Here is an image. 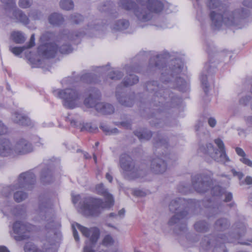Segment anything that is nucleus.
I'll use <instances>...</instances> for the list:
<instances>
[{
	"label": "nucleus",
	"mask_w": 252,
	"mask_h": 252,
	"mask_svg": "<svg viewBox=\"0 0 252 252\" xmlns=\"http://www.w3.org/2000/svg\"><path fill=\"white\" fill-rule=\"evenodd\" d=\"M72 228H73V236H74V239L76 241H78L79 240V235H78V232L76 230V229L73 226L72 227Z\"/></svg>",
	"instance_id": "58"
},
{
	"label": "nucleus",
	"mask_w": 252,
	"mask_h": 252,
	"mask_svg": "<svg viewBox=\"0 0 252 252\" xmlns=\"http://www.w3.org/2000/svg\"><path fill=\"white\" fill-rule=\"evenodd\" d=\"M134 134L140 140H148L152 137V133L150 131L147 129L136 130L134 131Z\"/></svg>",
	"instance_id": "31"
},
{
	"label": "nucleus",
	"mask_w": 252,
	"mask_h": 252,
	"mask_svg": "<svg viewBox=\"0 0 252 252\" xmlns=\"http://www.w3.org/2000/svg\"><path fill=\"white\" fill-rule=\"evenodd\" d=\"M245 121L248 125H252V116L246 117Z\"/></svg>",
	"instance_id": "61"
},
{
	"label": "nucleus",
	"mask_w": 252,
	"mask_h": 252,
	"mask_svg": "<svg viewBox=\"0 0 252 252\" xmlns=\"http://www.w3.org/2000/svg\"><path fill=\"white\" fill-rule=\"evenodd\" d=\"M54 95L63 99V105L73 109L80 106L82 102V93L76 89H56L53 91Z\"/></svg>",
	"instance_id": "11"
},
{
	"label": "nucleus",
	"mask_w": 252,
	"mask_h": 252,
	"mask_svg": "<svg viewBox=\"0 0 252 252\" xmlns=\"http://www.w3.org/2000/svg\"><path fill=\"white\" fill-rule=\"evenodd\" d=\"M32 0H19V5L22 8H27L32 5Z\"/></svg>",
	"instance_id": "48"
},
{
	"label": "nucleus",
	"mask_w": 252,
	"mask_h": 252,
	"mask_svg": "<svg viewBox=\"0 0 252 252\" xmlns=\"http://www.w3.org/2000/svg\"><path fill=\"white\" fill-rule=\"evenodd\" d=\"M240 160L244 164H245L251 167H252V161L251 160H250V159L247 158L246 156L243 158H241L240 159Z\"/></svg>",
	"instance_id": "51"
},
{
	"label": "nucleus",
	"mask_w": 252,
	"mask_h": 252,
	"mask_svg": "<svg viewBox=\"0 0 252 252\" xmlns=\"http://www.w3.org/2000/svg\"><path fill=\"white\" fill-rule=\"evenodd\" d=\"M25 49H26V47L25 46H24L22 47H12L11 46L9 47L10 51L16 56L20 55Z\"/></svg>",
	"instance_id": "46"
},
{
	"label": "nucleus",
	"mask_w": 252,
	"mask_h": 252,
	"mask_svg": "<svg viewBox=\"0 0 252 252\" xmlns=\"http://www.w3.org/2000/svg\"><path fill=\"white\" fill-rule=\"evenodd\" d=\"M137 4L131 0H120L119 5L126 10H132L137 20L140 22L150 21L152 13H159L163 8V4L159 0H136Z\"/></svg>",
	"instance_id": "4"
},
{
	"label": "nucleus",
	"mask_w": 252,
	"mask_h": 252,
	"mask_svg": "<svg viewBox=\"0 0 252 252\" xmlns=\"http://www.w3.org/2000/svg\"><path fill=\"white\" fill-rule=\"evenodd\" d=\"M216 120L213 118H210L208 119V124L210 126L214 127L216 125Z\"/></svg>",
	"instance_id": "55"
},
{
	"label": "nucleus",
	"mask_w": 252,
	"mask_h": 252,
	"mask_svg": "<svg viewBox=\"0 0 252 252\" xmlns=\"http://www.w3.org/2000/svg\"><path fill=\"white\" fill-rule=\"evenodd\" d=\"M120 164L121 168L129 179L143 178L146 175L145 170H139L134 166L132 158L127 154L121 155Z\"/></svg>",
	"instance_id": "17"
},
{
	"label": "nucleus",
	"mask_w": 252,
	"mask_h": 252,
	"mask_svg": "<svg viewBox=\"0 0 252 252\" xmlns=\"http://www.w3.org/2000/svg\"><path fill=\"white\" fill-rule=\"evenodd\" d=\"M89 96L84 100V105L88 108L94 107L99 113L110 114L114 112L113 106L109 103L98 102L100 98L99 91L95 88H91L88 92Z\"/></svg>",
	"instance_id": "12"
},
{
	"label": "nucleus",
	"mask_w": 252,
	"mask_h": 252,
	"mask_svg": "<svg viewBox=\"0 0 252 252\" xmlns=\"http://www.w3.org/2000/svg\"><path fill=\"white\" fill-rule=\"evenodd\" d=\"M13 121L19 125L33 126V123L25 114L19 111H14L12 115Z\"/></svg>",
	"instance_id": "24"
},
{
	"label": "nucleus",
	"mask_w": 252,
	"mask_h": 252,
	"mask_svg": "<svg viewBox=\"0 0 252 252\" xmlns=\"http://www.w3.org/2000/svg\"><path fill=\"white\" fill-rule=\"evenodd\" d=\"M129 26L128 21L126 20H120L117 21L113 26V29L117 31H123L126 29Z\"/></svg>",
	"instance_id": "35"
},
{
	"label": "nucleus",
	"mask_w": 252,
	"mask_h": 252,
	"mask_svg": "<svg viewBox=\"0 0 252 252\" xmlns=\"http://www.w3.org/2000/svg\"><path fill=\"white\" fill-rule=\"evenodd\" d=\"M7 132V128L3 124V123L0 121V135L6 134Z\"/></svg>",
	"instance_id": "52"
},
{
	"label": "nucleus",
	"mask_w": 252,
	"mask_h": 252,
	"mask_svg": "<svg viewBox=\"0 0 252 252\" xmlns=\"http://www.w3.org/2000/svg\"><path fill=\"white\" fill-rule=\"evenodd\" d=\"M126 70L128 76L126 77L121 84L118 85L116 88V96L119 102L126 106L131 107L133 104V95H125L123 87H127L137 83L139 79L136 75L132 74L131 72H136V68L130 66H126Z\"/></svg>",
	"instance_id": "9"
},
{
	"label": "nucleus",
	"mask_w": 252,
	"mask_h": 252,
	"mask_svg": "<svg viewBox=\"0 0 252 252\" xmlns=\"http://www.w3.org/2000/svg\"><path fill=\"white\" fill-rule=\"evenodd\" d=\"M189 200L183 198H177L172 200L169 208L171 212L176 213L169 220L170 225L176 224V229L181 231H185L187 229L186 219L189 211Z\"/></svg>",
	"instance_id": "8"
},
{
	"label": "nucleus",
	"mask_w": 252,
	"mask_h": 252,
	"mask_svg": "<svg viewBox=\"0 0 252 252\" xmlns=\"http://www.w3.org/2000/svg\"><path fill=\"white\" fill-rule=\"evenodd\" d=\"M87 27L85 28V31L83 33L79 32L74 34L73 33H70L67 31H63L57 37L56 41L59 43H63V45L60 47L59 51L62 54H69L72 51V48L69 44H66L67 40L75 41L76 39L79 38L83 35L89 33L90 31L97 29L96 24L94 23L93 18H87L86 20Z\"/></svg>",
	"instance_id": "10"
},
{
	"label": "nucleus",
	"mask_w": 252,
	"mask_h": 252,
	"mask_svg": "<svg viewBox=\"0 0 252 252\" xmlns=\"http://www.w3.org/2000/svg\"><path fill=\"white\" fill-rule=\"evenodd\" d=\"M157 138L154 137V145L158 149L160 148H167V142L166 138L162 137L160 135H158Z\"/></svg>",
	"instance_id": "34"
},
{
	"label": "nucleus",
	"mask_w": 252,
	"mask_h": 252,
	"mask_svg": "<svg viewBox=\"0 0 252 252\" xmlns=\"http://www.w3.org/2000/svg\"><path fill=\"white\" fill-rule=\"evenodd\" d=\"M203 123L202 122H198V124H196L195 126V128L196 131H198L199 129L202 127Z\"/></svg>",
	"instance_id": "63"
},
{
	"label": "nucleus",
	"mask_w": 252,
	"mask_h": 252,
	"mask_svg": "<svg viewBox=\"0 0 252 252\" xmlns=\"http://www.w3.org/2000/svg\"><path fill=\"white\" fill-rule=\"evenodd\" d=\"M114 240L112 237L110 235H106L102 241V244L103 245L106 246H111L114 243Z\"/></svg>",
	"instance_id": "47"
},
{
	"label": "nucleus",
	"mask_w": 252,
	"mask_h": 252,
	"mask_svg": "<svg viewBox=\"0 0 252 252\" xmlns=\"http://www.w3.org/2000/svg\"><path fill=\"white\" fill-rule=\"evenodd\" d=\"M251 98L249 96H246L240 99V103L242 105H247L250 101Z\"/></svg>",
	"instance_id": "53"
},
{
	"label": "nucleus",
	"mask_w": 252,
	"mask_h": 252,
	"mask_svg": "<svg viewBox=\"0 0 252 252\" xmlns=\"http://www.w3.org/2000/svg\"><path fill=\"white\" fill-rule=\"evenodd\" d=\"M229 226V222L225 218L218 220L215 224V229L218 231H222Z\"/></svg>",
	"instance_id": "29"
},
{
	"label": "nucleus",
	"mask_w": 252,
	"mask_h": 252,
	"mask_svg": "<svg viewBox=\"0 0 252 252\" xmlns=\"http://www.w3.org/2000/svg\"><path fill=\"white\" fill-rule=\"evenodd\" d=\"M215 143L218 147L219 150L215 149L211 143L206 144V147H200L199 150L204 154L208 155L215 161L225 164L229 161L225 152V146L223 141L220 138L215 140Z\"/></svg>",
	"instance_id": "15"
},
{
	"label": "nucleus",
	"mask_w": 252,
	"mask_h": 252,
	"mask_svg": "<svg viewBox=\"0 0 252 252\" xmlns=\"http://www.w3.org/2000/svg\"><path fill=\"white\" fill-rule=\"evenodd\" d=\"M245 182L247 184H252V177L251 176H247L245 178Z\"/></svg>",
	"instance_id": "62"
},
{
	"label": "nucleus",
	"mask_w": 252,
	"mask_h": 252,
	"mask_svg": "<svg viewBox=\"0 0 252 252\" xmlns=\"http://www.w3.org/2000/svg\"><path fill=\"white\" fill-rule=\"evenodd\" d=\"M83 20V16L78 13L72 14L69 17L70 22L76 24H80Z\"/></svg>",
	"instance_id": "41"
},
{
	"label": "nucleus",
	"mask_w": 252,
	"mask_h": 252,
	"mask_svg": "<svg viewBox=\"0 0 252 252\" xmlns=\"http://www.w3.org/2000/svg\"><path fill=\"white\" fill-rule=\"evenodd\" d=\"M207 5L210 9L218 8L220 11H213L210 14L212 26L216 29H220L223 25H235L240 19L245 18L249 14V11L244 8L231 11L222 6L219 0H207Z\"/></svg>",
	"instance_id": "2"
},
{
	"label": "nucleus",
	"mask_w": 252,
	"mask_h": 252,
	"mask_svg": "<svg viewBox=\"0 0 252 252\" xmlns=\"http://www.w3.org/2000/svg\"><path fill=\"white\" fill-rule=\"evenodd\" d=\"M32 150L31 143L25 139H21L14 143L15 155L26 154L31 152Z\"/></svg>",
	"instance_id": "23"
},
{
	"label": "nucleus",
	"mask_w": 252,
	"mask_h": 252,
	"mask_svg": "<svg viewBox=\"0 0 252 252\" xmlns=\"http://www.w3.org/2000/svg\"><path fill=\"white\" fill-rule=\"evenodd\" d=\"M68 119L70 121V124L72 126H74V127L79 126V124H78V122H77L76 121H75L74 120H70V119H69V118H68Z\"/></svg>",
	"instance_id": "60"
},
{
	"label": "nucleus",
	"mask_w": 252,
	"mask_h": 252,
	"mask_svg": "<svg viewBox=\"0 0 252 252\" xmlns=\"http://www.w3.org/2000/svg\"><path fill=\"white\" fill-rule=\"evenodd\" d=\"M35 45V35L34 34H32L31 36V38L30 41L27 45H25L26 49L30 48Z\"/></svg>",
	"instance_id": "50"
},
{
	"label": "nucleus",
	"mask_w": 252,
	"mask_h": 252,
	"mask_svg": "<svg viewBox=\"0 0 252 252\" xmlns=\"http://www.w3.org/2000/svg\"><path fill=\"white\" fill-rule=\"evenodd\" d=\"M35 174L31 171L20 174L13 185L4 187L2 190V196L0 197V210L4 215L13 214L12 202L9 199L12 193L19 189H24L31 190L35 183Z\"/></svg>",
	"instance_id": "3"
},
{
	"label": "nucleus",
	"mask_w": 252,
	"mask_h": 252,
	"mask_svg": "<svg viewBox=\"0 0 252 252\" xmlns=\"http://www.w3.org/2000/svg\"><path fill=\"white\" fill-rule=\"evenodd\" d=\"M12 39L17 44H21L25 42L26 37L24 34L20 31H14L11 33Z\"/></svg>",
	"instance_id": "30"
},
{
	"label": "nucleus",
	"mask_w": 252,
	"mask_h": 252,
	"mask_svg": "<svg viewBox=\"0 0 252 252\" xmlns=\"http://www.w3.org/2000/svg\"><path fill=\"white\" fill-rule=\"evenodd\" d=\"M35 229V226L30 223L21 221H16L13 225V230L18 235L15 237L17 240H21L30 238V233Z\"/></svg>",
	"instance_id": "20"
},
{
	"label": "nucleus",
	"mask_w": 252,
	"mask_h": 252,
	"mask_svg": "<svg viewBox=\"0 0 252 252\" xmlns=\"http://www.w3.org/2000/svg\"><path fill=\"white\" fill-rule=\"evenodd\" d=\"M187 238L190 246H193L194 243L197 242L198 240V236L194 234H189Z\"/></svg>",
	"instance_id": "44"
},
{
	"label": "nucleus",
	"mask_w": 252,
	"mask_h": 252,
	"mask_svg": "<svg viewBox=\"0 0 252 252\" xmlns=\"http://www.w3.org/2000/svg\"><path fill=\"white\" fill-rule=\"evenodd\" d=\"M12 16L11 18L15 20L16 22H20L23 25H27L29 23V19L28 16L16 6L11 11Z\"/></svg>",
	"instance_id": "26"
},
{
	"label": "nucleus",
	"mask_w": 252,
	"mask_h": 252,
	"mask_svg": "<svg viewBox=\"0 0 252 252\" xmlns=\"http://www.w3.org/2000/svg\"><path fill=\"white\" fill-rule=\"evenodd\" d=\"M202 86L205 94L207 93L208 91V85L207 83V78L206 75H201L200 77Z\"/></svg>",
	"instance_id": "43"
},
{
	"label": "nucleus",
	"mask_w": 252,
	"mask_h": 252,
	"mask_svg": "<svg viewBox=\"0 0 252 252\" xmlns=\"http://www.w3.org/2000/svg\"><path fill=\"white\" fill-rule=\"evenodd\" d=\"M82 81L84 83H95V81L94 80V76L91 73H85L81 76H77L74 79H72V78H68L63 79L62 83L63 84L73 85L74 82Z\"/></svg>",
	"instance_id": "25"
},
{
	"label": "nucleus",
	"mask_w": 252,
	"mask_h": 252,
	"mask_svg": "<svg viewBox=\"0 0 252 252\" xmlns=\"http://www.w3.org/2000/svg\"><path fill=\"white\" fill-rule=\"evenodd\" d=\"M1 1L4 5L7 15L9 16L8 13L16 6L15 0H1Z\"/></svg>",
	"instance_id": "36"
},
{
	"label": "nucleus",
	"mask_w": 252,
	"mask_h": 252,
	"mask_svg": "<svg viewBox=\"0 0 252 252\" xmlns=\"http://www.w3.org/2000/svg\"><path fill=\"white\" fill-rule=\"evenodd\" d=\"M0 252H9V251L5 247L0 246Z\"/></svg>",
	"instance_id": "64"
},
{
	"label": "nucleus",
	"mask_w": 252,
	"mask_h": 252,
	"mask_svg": "<svg viewBox=\"0 0 252 252\" xmlns=\"http://www.w3.org/2000/svg\"><path fill=\"white\" fill-rule=\"evenodd\" d=\"M211 193L214 196L213 198L211 200H203L202 204L204 205L206 208L209 209V212L210 214L208 215V218H210L213 216L218 214L220 212V206H219L218 204H216L214 200L215 199L214 197L216 196H222L224 195L225 198L224 201L227 202L231 201L232 199V194L231 192H226L224 189L221 188L220 186H215L211 189Z\"/></svg>",
	"instance_id": "14"
},
{
	"label": "nucleus",
	"mask_w": 252,
	"mask_h": 252,
	"mask_svg": "<svg viewBox=\"0 0 252 252\" xmlns=\"http://www.w3.org/2000/svg\"><path fill=\"white\" fill-rule=\"evenodd\" d=\"M235 151H236V153H237V154L241 157V158H243L245 157L246 156V154L245 153V152H244V151L241 148H239V147H237L236 149H235Z\"/></svg>",
	"instance_id": "54"
},
{
	"label": "nucleus",
	"mask_w": 252,
	"mask_h": 252,
	"mask_svg": "<svg viewBox=\"0 0 252 252\" xmlns=\"http://www.w3.org/2000/svg\"><path fill=\"white\" fill-rule=\"evenodd\" d=\"M53 32H46L42 34L40 38L41 45L38 48V53L40 56L46 58H52L58 50L57 45L51 42L55 39Z\"/></svg>",
	"instance_id": "16"
},
{
	"label": "nucleus",
	"mask_w": 252,
	"mask_h": 252,
	"mask_svg": "<svg viewBox=\"0 0 252 252\" xmlns=\"http://www.w3.org/2000/svg\"><path fill=\"white\" fill-rule=\"evenodd\" d=\"M48 20L50 24L54 26H59L63 23L64 19L62 15L55 12L49 16Z\"/></svg>",
	"instance_id": "28"
},
{
	"label": "nucleus",
	"mask_w": 252,
	"mask_h": 252,
	"mask_svg": "<svg viewBox=\"0 0 252 252\" xmlns=\"http://www.w3.org/2000/svg\"><path fill=\"white\" fill-rule=\"evenodd\" d=\"M134 195L138 196H143L145 195V193L139 189H136L133 191Z\"/></svg>",
	"instance_id": "56"
},
{
	"label": "nucleus",
	"mask_w": 252,
	"mask_h": 252,
	"mask_svg": "<svg viewBox=\"0 0 252 252\" xmlns=\"http://www.w3.org/2000/svg\"><path fill=\"white\" fill-rule=\"evenodd\" d=\"M114 4L113 2L111 1H106L103 3L101 4L98 6V10L101 12H108L110 13L111 15L114 14Z\"/></svg>",
	"instance_id": "32"
},
{
	"label": "nucleus",
	"mask_w": 252,
	"mask_h": 252,
	"mask_svg": "<svg viewBox=\"0 0 252 252\" xmlns=\"http://www.w3.org/2000/svg\"><path fill=\"white\" fill-rule=\"evenodd\" d=\"M100 128L107 135H111L115 133H117L118 132V130L116 128H110L107 125H101L100 126Z\"/></svg>",
	"instance_id": "40"
},
{
	"label": "nucleus",
	"mask_w": 252,
	"mask_h": 252,
	"mask_svg": "<svg viewBox=\"0 0 252 252\" xmlns=\"http://www.w3.org/2000/svg\"><path fill=\"white\" fill-rule=\"evenodd\" d=\"M236 227V234H231L226 236L222 233H220L215 238L213 236H211V238L205 237L204 240L201 242L202 248L205 250H209L211 247V245L214 244L213 252H227L223 243H233L234 240L239 239L245 234L246 226L243 223L237 224Z\"/></svg>",
	"instance_id": "6"
},
{
	"label": "nucleus",
	"mask_w": 252,
	"mask_h": 252,
	"mask_svg": "<svg viewBox=\"0 0 252 252\" xmlns=\"http://www.w3.org/2000/svg\"><path fill=\"white\" fill-rule=\"evenodd\" d=\"M29 16L34 20H39L42 17V14L41 12L38 11H32Z\"/></svg>",
	"instance_id": "49"
},
{
	"label": "nucleus",
	"mask_w": 252,
	"mask_h": 252,
	"mask_svg": "<svg viewBox=\"0 0 252 252\" xmlns=\"http://www.w3.org/2000/svg\"><path fill=\"white\" fill-rule=\"evenodd\" d=\"M28 196L27 194L22 191H16L14 193L13 197L15 201L17 202H21Z\"/></svg>",
	"instance_id": "38"
},
{
	"label": "nucleus",
	"mask_w": 252,
	"mask_h": 252,
	"mask_svg": "<svg viewBox=\"0 0 252 252\" xmlns=\"http://www.w3.org/2000/svg\"><path fill=\"white\" fill-rule=\"evenodd\" d=\"M123 76V74L119 70H115L111 72L109 74V77L114 80H117L121 79Z\"/></svg>",
	"instance_id": "42"
},
{
	"label": "nucleus",
	"mask_w": 252,
	"mask_h": 252,
	"mask_svg": "<svg viewBox=\"0 0 252 252\" xmlns=\"http://www.w3.org/2000/svg\"><path fill=\"white\" fill-rule=\"evenodd\" d=\"M231 171L233 175L234 176H237L240 180H241L243 177V174L242 173L238 172L234 169H232Z\"/></svg>",
	"instance_id": "57"
},
{
	"label": "nucleus",
	"mask_w": 252,
	"mask_h": 252,
	"mask_svg": "<svg viewBox=\"0 0 252 252\" xmlns=\"http://www.w3.org/2000/svg\"><path fill=\"white\" fill-rule=\"evenodd\" d=\"M174 67L171 70L167 72H162L161 75V80L163 85H159L156 81H150L145 85V91L148 92L149 96L151 97L150 102V105L153 107H159L154 108L157 112L166 110L171 107L178 106L182 101L181 98L177 96L169 90L163 89L167 82H169L167 79L169 72L170 76L172 79L174 78V86H175L181 92L187 91L188 87V83L182 78L178 77L177 75L181 72L183 68V64L180 60H176L174 62ZM167 69L165 70L166 71ZM170 81H172L170 79Z\"/></svg>",
	"instance_id": "1"
},
{
	"label": "nucleus",
	"mask_w": 252,
	"mask_h": 252,
	"mask_svg": "<svg viewBox=\"0 0 252 252\" xmlns=\"http://www.w3.org/2000/svg\"><path fill=\"white\" fill-rule=\"evenodd\" d=\"M55 176L52 172V165L48 166L42 170L40 175V180L43 183L48 184L53 182Z\"/></svg>",
	"instance_id": "27"
},
{
	"label": "nucleus",
	"mask_w": 252,
	"mask_h": 252,
	"mask_svg": "<svg viewBox=\"0 0 252 252\" xmlns=\"http://www.w3.org/2000/svg\"><path fill=\"white\" fill-rule=\"evenodd\" d=\"M167 155H162V157L165 159L159 158L158 156L153 158L151 161V168L152 171L156 174H162L167 169V164L165 159Z\"/></svg>",
	"instance_id": "21"
},
{
	"label": "nucleus",
	"mask_w": 252,
	"mask_h": 252,
	"mask_svg": "<svg viewBox=\"0 0 252 252\" xmlns=\"http://www.w3.org/2000/svg\"><path fill=\"white\" fill-rule=\"evenodd\" d=\"M0 156L3 157L15 156L14 144L8 139H0Z\"/></svg>",
	"instance_id": "22"
},
{
	"label": "nucleus",
	"mask_w": 252,
	"mask_h": 252,
	"mask_svg": "<svg viewBox=\"0 0 252 252\" xmlns=\"http://www.w3.org/2000/svg\"><path fill=\"white\" fill-rule=\"evenodd\" d=\"M81 131H87L90 132H95L97 130V127L91 123H85L81 127Z\"/></svg>",
	"instance_id": "39"
},
{
	"label": "nucleus",
	"mask_w": 252,
	"mask_h": 252,
	"mask_svg": "<svg viewBox=\"0 0 252 252\" xmlns=\"http://www.w3.org/2000/svg\"><path fill=\"white\" fill-rule=\"evenodd\" d=\"M192 185L195 190L198 192H204L210 188L212 179L209 174L203 173L193 176Z\"/></svg>",
	"instance_id": "19"
},
{
	"label": "nucleus",
	"mask_w": 252,
	"mask_h": 252,
	"mask_svg": "<svg viewBox=\"0 0 252 252\" xmlns=\"http://www.w3.org/2000/svg\"><path fill=\"white\" fill-rule=\"evenodd\" d=\"M194 228L197 232L204 233L209 229V224L203 220L197 221L194 223Z\"/></svg>",
	"instance_id": "33"
},
{
	"label": "nucleus",
	"mask_w": 252,
	"mask_h": 252,
	"mask_svg": "<svg viewBox=\"0 0 252 252\" xmlns=\"http://www.w3.org/2000/svg\"><path fill=\"white\" fill-rule=\"evenodd\" d=\"M243 5L248 7H252V0H244Z\"/></svg>",
	"instance_id": "59"
},
{
	"label": "nucleus",
	"mask_w": 252,
	"mask_h": 252,
	"mask_svg": "<svg viewBox=\"0 0 252 252\" xmlns=\"http://www.w3.org/2000/svg\"><path fill=\"white\" fill-rule=\"evenodd\" d=\"M76 226L84 236L89 238L86 242L84 252H94L93 248L99 237V229L96 227L88 228L79 223H76Z\"/></svg>",
	"instance_id": "18"
},
{
	"label": "nucleus",
	"mask_w": 252,
	"mask_h": 252,
	"mask_svg": "<svg viewBox=\"0 0 252 252\" xmlns=\"http://www.w3.org/2000/svg\"><path fill=\"white\" fill-rule=\"evenodd\" d=\"M53 233L52 237L47 236L42 240L41 249H38L32 242H28L24 246L25 252H57V243L61 239L62 236L60 232Z\"/></svg>",
	"instance_id": "13"
},
{
	"label": "nucleus",
	"mask_w": 252,
	"mask_h": 252,
	"mask_svg": "<svg viewBox=\"0 0 252 252\" xmlns=\"http://www.w3.org/2000/svg\"><path fill=\"white\" fill-rule=\"evenodd\" d=\"M60 5L63 9L69 10L73 8L74 4L71 0H61Z\"/></svg>",
	"instance_id": "37"
},
{
	"label": "nucleus",
	"mask_w": 252,
	"mask_h": 252,
	"mask_svg": "<svg viewBox=\"0 0 252 252\" xmlns=\"http://www.w3.org/2000/svg\"><path fill=\"white\" fill-rule=\"evenodd\" d=\"M34 215L36 221H47L46 230H53L61 226L60 220L56 218L50 199L44 195L39 196L38 208L35 210Z\"/></svg>",
	"instance_id": "7"
},
{
	"label": "nucleus",
	"mask_w": 252,
	"mask_h": 252,
	"mask_svg": "<svg viewBox=\"0 0 252 252\" xmlns=\"http://www.w3.org/2000/svg\"><path fill=\"white\" fill-rule=\"evenodd\" d=\"M157 59L158 60V62H156L155 64V66L158 68L166 67L163 65L164 63V60L163 59V56L162 55H158L156 57Z\"/></svg>",
	"instance_id": "45"
},
{
	"label": "nucleus",
	"mask_w": 252,
	"mask_h": 252,
	"mask_svg": "<svg viewBox=\"0 0 252 252\" xmlns=\"http://www.w3.org/2000/svg\"><path fill=\"white\" fill-rule=\"evenodd\" d=\"M95 189L98 194L104 197L105 201L92 196L84 198L81 208L83 213L86 216H98L103 209L109 208L114 204L113 196L107 192L102 184L97 185Z\"/></svg>",
	"instance_id": "5"
}]
</instances>
